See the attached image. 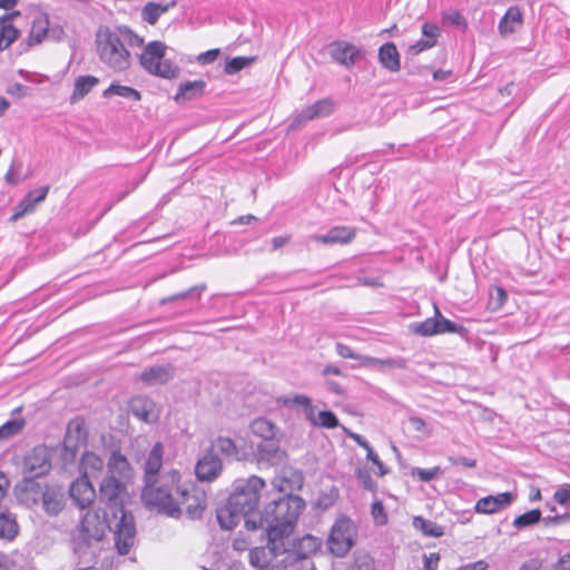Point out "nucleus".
I'll list each match as a JSON object with an SVG mask.
<instances>
[{
	"label": "nucleus",
	"mask_w": 570,
	"mask_h": 570,
	"mask_svg": "<svg viewBox=\"0 0 570 570\" xmlns=\"http://www.w3.org/2000/svg\"><path fill=\"white\" fill-rule=\"evenodd\" d=\"M165 446L156 442L144 462V488L141 500L149 509H155L170 518H180L183 512L190 520L199 519L206 508V494L191 482H184L177 470L161 475Z\"/></svg>",
	"instance_id": "nucleus-1"
},
{
	"label": "nucleus",
	"mask_w": 570,
	"mask_h": 570,
	"mask_svg": "<svg viewBox=\"0 0 570 570\" xmlns=\"http://www.w3.org/2000/svg\"><path fill=\"white\" fill-rule=\"evenodd\" d=\"M305 501L294 494L273 499L264 507L257 518L246 520L248 530L265 529L266 535L278 537L289 541L299 514L304 511Z\"/></svg>",
	"instance_id": "nucleus-2"
},
{
	"label": "nucleus",
	"mask_w": 570,
	"mask_h": 570,
	"mask_svg": "<svg viewBox=\"0 0 570 570\" xmlns=\"http://www.w3.org/2000/svg\"><path fill=\"white\" fill-rule=\"evenodd\" d=\"M144 38L136 35L127 26L114 28L101 26L96 32V48L101 62L114 71H125L131 65L128 48H139Z\"/></svg>",
	"instance_id": "nucleus-3"
},
{
	"label": "nucleus",
	"mask_w": 570,
	"mask_h": 570,
	"mask_svg": "<svg viewBox=\"0 0 570 570\" xmlns=\"http://www.w3.org/2000/svg\"><path fill=\"white\" fill-rule=\"evenodd\" d=\"M265 488V481L257 476L250 475L246 480H238L235 489L229 495V505L244 515L246 521L249 518H257L259 512L256 508L259 502L261 491Z\"/></svg>",
	"instance_id": "nucleus-4"
},
{
	"label": "nucleus",
	"mask_w": 570,
	"mask_h": 570,
	"mask_svg": "<svg viewBox=\"0 0 570 570\" xmlns=\"http://www.w3.org/2000/svg\"><path fill=\"white\" fill-rule=\"evenodd\" d=\"M289 541L267 535L266 546L255 547L248 552V562L255 570H285L284 554L288 552Z\"/></svg>",
	"instance_id": "nucleus-5"
},
{
	"label": "nucleus",
	"mask_w": 570,
	"mask_h": 570,
	"mask_svg": "<svg viewBox=\"0 0 570 570\" xmlns=\"http://www.w3.org/2000/svg\"><path fill=\"white\" fill-rule=\"evenodd\" d=\"M166 48L161 41L149 42L139 56V63L153 76L174 79L179 75V68L171 60L165 59Z\"/></svg>",
	"instance_id": "nucleus-6"
},
{
	"label": "nucleus",
	"mask_w": 570,
	"mask_h": 570,
	"mask_svg": "<svg viewBox=\"0 0 570 570\" xmlns=\"http://www.w3.org/2000/svg\"><path fill=\"white\" fill-rule=\"evenodd\" d=\"M357 528L351 518L342 515L331 528L326 546L331 554L344 558L355 546Z\"/></svg>",
	"instance_id": "nucleus-7"
},
{
	"label": "nucleus",
	"mask_w": 570,
	"mask_h": 570,
	"mask_svg": "<svg viewBox=\"0 0 570 570\" xmlns=\"http://www.w3.org/2000/svg\"><path fill=\"white\" fill-rule=\"evenodd\" d=\"M107 529H111V525L106 520V513L101 517L98 511H87L75 539L76 549L80 551L83 547L98 543L106 535Z\"/></svg>",
	"instance_id": "nucleus-8"
},
{
	"label": "nucleus",
	"mask_w": 570,
	"mask_h": 570,
	"mask_svg": "<svg viewBox=\"0 0 570 570\" xmlns=\"http://www.w3.org/2000/svg\"><path fill=\"white\" fill-rule=\"evenodd\" d=\"M411 327L413 333L424 337L444 333H455L461 337H466L469 333L463 325L445 318L435 304L433 317H429L420 323H413Z\"/></svg>",
	"instance_id": "nucleus-9"
},
{
	"label": "nucleus",
	"mask_w": 570,
	"mask_h": 570,
	"mask_svg": "<svg viewBox=\"0 0 570 570\" xmlns=\"http://www.w3.org/2000/svg\"><path fill=\"white\" fill-rule=\"evenodd\" d=\"M51 470V454L47 446L37 445L29 451L22 461L23 476L38 479L48 474Z\"/></svg>",
	"instance_id": "nucleus-10"
},
{
	"label": "nucleus",
	"mask_w": 570,
	"mask_h": 570,
	"mask_svg": "<svg viewBox=\"0 0 570 570\" xmlns=\"http://www.w3.org/2000/svg\"><path fill=\"white\" fill-rule=\"evenodd\" d=\"M114 534L118 553L121 556L129 553L136 538V527L130 513L121 510L120 518L115 524Z\"/></svg>",
	"instance_id": "nucleus-11"
},
{
	"label": "nucleus",
	"mask_w": 570,
	"mask_h": 570,
	"mask_svg": "<svg viewBox=\"0 0 570 570\" xmlns=\"http://www.w3.org/2000/svg\"><path fill=\"white\" fill-rule=\"evenodd\" d=\"M126 492V482L117 478L107 476L100 484L99 498L105 501L111 509L112 514L117 518V513L124 510L122 495Z\"/></svg>",
	"instance_id": "nucleus-12"
},
{
	"label": "nucleus",
	"mask_w": 570,
	"mask_h": 570,
	"mask_svg": "<svg viewBox=\"0 0 570 570\" xmlns=\"http://www.w3.org/2000/svg\"><path fill=\"white\" fill-rule=\"evenodd\" d=\"M13 491L19 503L32 508L40 503L43 485L33 478L23 476V479L14 485Z\"/></svg>",
	"instance_id": "nucleus-13"
},
{
	"label": "nucleus",
	"mask_w": 570,
	"mask_h": 570,
	"mask_svg": "<svg viewBox=\"0 0 570 570\" xmlns=\"http://www.w3.org/2000/svg\"><path fill=\"white\" fill-rule=\"evenodd\" d=\"M129 412L145 423H155L158 421L160 412L156 403L148 396H132L128 404Z\"/></svg>",
	"instance_id": "nucleus-14"
},
{
	"label": "nucleus",
	"mask_w": 570,
	"mask_h": 570,
	"mask_svg": "<svg viewBox=\"0 0 570 570\" xmlns=\"http://www.w3.org/2000/svg\"><path fill=\"white\" fill-rule=\"evenodd\" d=\"M357 229L352 226H334L325 234H315L308 237L309 240L324 245H347L356 237Z\"/></svg>",
	"instance_id": "nucleus-15"
},
{
	"label": "nucleus",
	"mask_w": 570,
	"mask_h": 570,
	"mask_svg": "<svg viewBox=\"0 0 570 570\" xmlns=\"http://www.w3.org/2000/svg\"><path fill=\"white\" fill-rule=\"evenodd\" d=\"M176 368L170 363L156 364L146 367L138 379L148 386L166 384L175 377Z\"/></svg>",
	"instance_id": "nucleus-16"
},
{
	"label": "nucleus",
	"mask_w": 570,
	"mask_h": 570,
	"mask_svg": "<svg viewBox=\"0 0 570 570\" xmlns=\"http://www.w3.org/2000/svg\"><path fill=\"white\" fill-rule=\"evenodd\" d=\"M223 471V462L216 453L207 451L197 462L195 473L199 481L212 482Z\"/></svg>",
	"instance_id": "nucleus-17"
},
{
	"label": "nucleus",
	"mask_w": 570,
	"mask_h": 570,
	"mask_svg": "<svg viewBox=\"0 0 570 570\" xmlns=\"http://www.w3.org/2000/svg\"><path fill=\"white\" fill-rule=\"evenodd\" d=\"M514 498L515 495L511 492L487 495L476 501L474 511L480 514H493L510 507Z\"/></svg>",
	"instance_id": "nucleus-18"
},
{
	"label": "nucleus",
	"mask_w": 570,
	"mask_h": 570,
	"mask_svg": "<svg viewBox=\"0 0 570 570\" xmlns=\"http://www.w3.org/2000/svg\"><path fill=\"white\" fill-rule=\"evenodd\" d=\"M69 492L72 501L80 509L88 508L96 498V491L87 476L73 481Z\"/></svg>",
	"instance_id": "nucleus-19"
},
{
	"label": "nucleus",
	"mask_w": 570,
	"mask_h": 570,
	"mask_svg": "<svg viewBox=\"0 0 570 570\" xmlns=\"http://www.w3.org/2000/svg\"><path fill=\"white\" fill-rule=\"evenodd\" d=\"M40 503L48 515L53 517L59 514L65 507V494L61 488L45 484Z\"/></svg>",
	"instance_id": "nucleus-20"
},
{
	"label": "nucleus",
	"mask_w": 570,
	"mask_h": 570,
	"mask_svg": "<svg viewBox=\"0 0 570 570\" xmlns=\"http://www.w3.org/2000/svg\"><path fill=\"white\" fill-rule=\"evenodd\" d=\"M333 110L334 105L331 99H321L304 108L293 120V126H299L305 121L330 116Z\"/></svg>",
	"instance_id": "nucleus-21"
},
{
	"label": "nucleus",
	"mask_w": 570,
	"mask_h": 570,
	"mask_svg": "<svg viewBox=\"0 0 570 570\" xmlns=\"http://www.w3.org/2000/svg\"><path fill=\"white\" fill-rule=\"evenodd\" d=\"M330 53L335 62L350 68L355 65L360 50L345 41H335L330 46Z\"/></svg>",
	"instance_id": "nucleus-22"
},
{
	"label": "nucleus",
	"mask_w": 570,
	"mask_h": 570,
	"mask_svg": "<svg viewBox=\"0 0 570 570\" xmlns=\"http://www.w3.org/2000/svg\"><path fill=\"white\" fill-rule=\"evenodd\" d=\"M110 478H117L122 482H128L132 478V468L127 458L118 451H114L107 462Z\"/></svg>",
	"instance_id": "nucleus-23"
},
{
	"label": "nucleus",
	"mask_w": 570,
	"mask_h": 570,
	"mask_svg": "<svg viewBox=\"0 0 570 570\" xmlns=\"http://www.w3.org/2000/svg\"><path fill=\"white\" fill-rule=\"evenodd\" d=\"M19 531L17 515L9 509L0 511V540L12 542L18 537Z\"/></svg>",
	"instance_id": "nucleus-24"
},
{
	"label": "nucleus",
	"mask_w": 570,
	"mask_h": 570,
	"mask_svg": "<svg viewBox=\"0 0 570 570\" xmlns=\"http://www.w3.org/2000/svg\"><path fill=\"white\" fill-rule=\"evenodd\" d=\"M18 16L20 12L14 11L0 18V51L8 49L18 38L19 31L11 23L12 18Z\"/></svg>",
	"instance_id": "nucleus-25"
},
{
	"label": "nucleus",
	"mask_w": 570,
	"mask_h": 570,
	"mask_svg": "<svg viewBox=\"0 0 570 570\" xmlns=\"http://www.w3.org/2000/svg\"><path fill=\"white\" fill-rule=\"evenodd\" d=\"M379 61L391 72H397L401 69L400 53L395 43L385 42L380 47Z\"/></svg>",
	"instance_id": "nucleus-26"
},
{
	"label": "nucleus",
	"mask_w": 570,
	"mask_h": 570,
	"mask_svg": "<svg viewBox=\"0 0 570 570\" xmlns=\"http://www.w3.org/2000/svg\"><path fill=\"white\" fill-rule=\"evenodd\" d=\"M523 22V16L519 7H510L501 18L498 29L501 36H508L517 31Z\"/></svg>",
	"instance_id": "nucleus-27"
},
{
	"label": "nucleus",
	"mask_w": 570,
	"mask_h": 570,
	"mask_svg": "<svg viewBox=\"0 0 570 570\" xmlns=\"http://www.w3.org/2000/svg\"><path fill=\"white\" fill-rule=\"evenodd\" d=\"M87 439L82 421L76 419L69 422L65 438V448L76 450L80 444H83Z\"/></svg>",
	"instance_id": "nucleus-28"
},
{
	"label": "nucleus",
	"mask_w": 570,
	"mask_h": 570,
	"mask_svg": "<svg viewBox=\"0 0 570 570\" xmlns=\"http://www.w3.org/2000/svg\"><path fill=\"white\" fill-rule=\"evenodd\" d=\"M362 366L373 367L375 370L383 368H399L405 370L407 367V361L402 356L377 358L372 356L362 357Z\"/></svg>",
	"instance_id": "nucleus-29"
},
{
	"label": "nucleus",
	"mask_w": 570,
	"mask_h": 570,
	"mask_svg": "<svg viewBox=\"0 0 570 570\" xmlns=\"http://www.w3.org/2000/svg\"><path fill=\"white\" fill-rule=\"evenodd\" d=\"M176 6V1L173 0L168 3L148 2L141 9V18L147 23L154 26L158 22L159 18L165 14L170 8Z\"/></svg>",
	"instance_id": "nucleus-30"
},
{
	"label": "nucleus",
	"mask_w": 570,
	"mask_h": 570,
	"mask_svg": "<svg viewBox=\"0 0 570 570\" xmlns=\"http://www.w3.org/2000/svg\"><path fill=\"white\" fill-rule=\"evenodd\" d=\"M217 521L222 529L232 530L234 529L244 515L240 512H237L236 509L230 508L229 501L226 504L217 510Z\"/></svg>",
	"instance_id": "nucleus-31"
},
{
	"label": "nucleus",
	"mask_w": 570,
	"mask_h": 570,
	"mask_svg": "<svg viewBox=\"0 0 570 570\" xmlns=\"http://www.w3.org/2000/svg\"><path fill=\"white\" fill-rule=\"evenodd\" d=\"M294 553L299 559H307L321 547V540L312 534H306L294 543Z\"/></svg>",
	"instance_id": "nucleus-32"
},
{
	"label": "nucleus",
	"mask_w": 570,
	"mask_h": 570,
	"mask_svg": "<svg viewBox=\"0 0 570 570\" xmlns=\"http://www.w3.org/2000/svg\"><path fill=\"white\" fill-rule=\"evenodd\" d=\"M209 451H216L228 460H239V449L235 442L227 436H218L213 443Z\"/></svg>",
	"instance_id": "nucleus-33"
},
{
	"label": "nucleus",
	"mask_w": 570,
	"mask_h": 570,
	"mask_svg": "<svg viewBox=\"0 0 570 570\" xmlns=\"http://www.w3.org/2000/svg\"><path fill=\"white\" fill-rule=\"evenodd\" d=\"M206 83L203 80L186 81L180 83L175 99L177 101L195 99L203 95Z\"/></svg>",
	"instance_id": "nucleus-34"
},
{
	"label": "nucleus",
	"mask_w": 570,
	"mask_h": 570,
	"mask_svg": "<svg viewBox=\"0 0 570 570\" xmlns=\"http://www.w3.org/2000/svg\"><path fill=\"white\" fill-rule=\"evenodd\" d=\"M99 79L95 76H79L75 80L73 91L71 95V101H77L82 99L86 95H88L95 86H97Z\"/></svg>",
	"instance_id": "nucleus-35"
},
{
	"label": "nucleus",
	"mask_w": 570,
	"mask_h": 570,
	"mask_svg": "<svg viewBox=\"0 0 570 570\" xmlns=\"http://www.w3.org/2000/svg\"><path fill=\"white\" fill-rule=\"evenodd\" d=\"M257 454L261 461H266L271 464L279 461L282 452L279 446L272 440L263 441L257 445Z\"/></svg>",
	"instance_id": "nucleus-36"
},
{
	"label": "nucleus",
	"mask_w": 570,
	"mask_h": 570,
	"mask_svg": "<svg viewBox=\"0 0 570 570\" xmlns=\"http://www.w3.org/2000/svg\"><path fill=\"white\" fill-rule=\"evenodd\" d=\"M350 438L353 439L360 446L366 450V459L375 464L379 469V475L383 476L387 473V469L380 460L379 455L373 451L368 441L357 433H351Z\"/></svg>",
	"instance_id": "nucleus-37"
},
{
	"label": "nucleus",
	"mask_w": 570,
	"mask_h": 570,
	"mask_svg": "<svg viewBox=\"0 0 570 570\" xmlns=\"http://www.w3.org/2000/svg\"><path fill=\"white\" fill-rule=\"evenodd\" d=\"M49 21L45 17H39L33 20L29 37L28 45L36 46L42 42L48 32Z\"/></svg>",
	"instance_id": "nucleus-38"
},
{
	"label": "nucleus",
	"mask_w": 570,
	"mask_h": 570,
	"mask_svg": "<svg viewBox=\"0 0 570 570\" xmlns=\"http://www.w3.org/2000/svg\"><path fill=\"white\" fill-rule=\"evenodd\" d=\"M23 168V163L20 159L14 158L11 161V165L9 169L7 170L4 175V180L10 186H17L21 184L22 181L27 180L31 177V173H27L24 175L21 174V170Z\"/></svg>",
	"instance_id": "nucleus-39"
},
{
	"label": "nucleus",
	"mask_w": 570,
	"mask_h": 570,
	"mask_svg": "<svg viewBox=\"0 0 570 570\" xmlns=\"http://www.w3.org/2000/svg\"><path fill=\"white\" fill-rule=\"evenodd\" d=\"M252 432L264 441L275 436V425L265 417L255 419L250 424Z\"/></svg>",
	"instance_id": "nucleus-40"
},
{
	"label": "nucleus",
	"mask_w": 570,
	"mask_h": 570,
	"mask_svg": "<svg viewBox=\"0 0 570 570\" xmlns=\"http://www.w3.org/2000/svg\"><path fill=\"white\" fill-rule=\"evenodd\" d=\"M314 426L334 429L338 426V419L332 411H321L316 414L315 409L313 410L312 419H306Z\"/></svg>",
	"instance_id": "nucleus-41"
},
{
	"label": "nucleus",
	"mask_w": 570,
	"mask_h": 570,
	"mask_svg": "<svg viewBox=\"0 0 570 570\" xmlns=\"http://www.w3.org/2000/svg\"><path fill=\"white\" fill-rule=\"evenodd\" d=\"M414 528L422 531L423 534L432 538H440L443 535V528L431 520H426L422 517H415L413 519Z\"/></svg>",
	"instance_id": "nucleus-42"
},
{
	"label": "nucleus",
	"mask_w": 570,
	"mask_h": 570,
	"mask_svg": "<svg viewBox=\"0 0 570 570\" xmlns=\"http://www.w3.org/2000/svg\"><path fill=\"white\" fill-rule=\"evenodd\" d=\"M112 95H117L124 98L132 99L135 101H139L141 99V95L138 90L132 87L124 86L119 83H111L105 91L104 97H110Z\"/></svg>",
	"instance_id": "nucleus-43"
},
{
	"label": "nucleus",
	"mask_w": 570,
	"mask_h": 570,
	"mask_svg": "<svg viewBox=\"0 0 570 570\" xmlns=\"http://www.w3.org/2000/svg\"><path fill=\"white\" fill-rule=\"evenodd\" d=\"M206 284L205 283H202V284H198V285H195L184 292H180V293H177V294H174V295H170L168 297H165L160 301L161 304H168V303H171V302H176V301H179V299H185V298H196V299H199L202 294L206 291Z\"/></svg>",
	"instance_id": "nucleus-44"
},
{
	"label": "nucleus",
	"mask_w": 570,
	"mask_h": 570,
	"mask_svg": "<svg viewBox=\"0 0 570 570\" xmlns=\"http://www.w3.org/2000/svg\"><path fill=\"white\" fill-rule=\"evenodd\" d=\"M541 511L539 509H533L523 514L518 515L513 520V527H515L519 530L532 527L537 524L541 520Z\"/></svg>",
	"instance_id": "nucleus-45"
},
{
	"label": "nucleus",
	"mask_w": 570,
	"mask_h": 570,
	"mask_svg": "<svg viewBox=\"0 0 570 570\" xmlns=\"http://www.w3.org/2000/svg\"><path fill=\"white\" fill-rule=\"evenodd\" d=\"M49 186H42L38 189L30 190L21 200L20 205L24 206V210L33 208L37 204L43 202L48 195Z\"/></svg>",
	"instance_id": "nucleus-46"
},
{
	"label": "nucleus",
	"mask_w": 570,
	"mask_h": 570,
	"mask_svg": "<svg viewBox=\"0 0 570 570\" xmlns=\"http://www.w3.org/2000/svg\"><path fill=\"white\" fill-rule=\"evenodd\" d=\"M255 60V57H234L226 62L224 71L227 75H235L244 68L250 66Z\"/></svg>",
	"instance_id": "nucleus-47"
},
{
	"label": "nucleus",
	"mask_w": 570,
	"mask_h": 570,
	"mask_svg": "<svg viewBox=\"0 0 570 570\" xmlns=\"http://www.w3.org/2000/svg\"><path fill=\"white\" fill-rule=\"evenodd\" d=\"M285 405H298L304 410V414L306 419H312L314 405L308 396L303 394H296L292 397H287L284 400Z\"/></svg>",
	"instance_id": "nucleus-48"
},
{
	"label": "nucleus",
	"mask_w": 570,
	"mask_h": 570,
	"mask_svg": "<svg viewBox=\"0 0 570 570\" xmlns=\"http://www.w3.org/2000/svg\"><path fill=\"white\" fill-rule=\"evenodd\" d=\"M23 420L13 419L7 421L4 424L0 426V440H8L17 435L23 429Z\"/></svg>",
	"instance_id": "nucleus-49"
},
{
	"label": "nucleus",
	"mask_w": 570,
	"mask_h": 570,
	"mask_svg": "<svg viewBox=\"0 0 570 570\" xmlns=\"http://www.w3.org/2000/svg\"><path fill=\"white\" fill-rule=\"evenodd\" d=\"M443 474V470L440 466H433L431 469L413 468L411 475L417 478L422 482H430Z\"/></svg>",
	"instance_id": "nucleus-50"
},
{
	"label": "nucleus",
	"mask_w": 570,
	"mask_h": 570,
	"mask_svg": "<svg viewBox=\"0 0 570 570\" xmlns=\"http://www.w3.org/2000/svg\"><path fill=\"white\" fill-rule=\"evenodd\" d=\"M347 570H375L374 559L366 553L356 554Z\"/></svg>",
	"instance_id": "nucleus-51"
},
{
	"label": "nucleus",
	"mask_w": 570,
	"mask_h": 570,
	"mask_svg": "<svg viewBox=\"0 0 570 570\" xmlns=\"http://www.w3.org/2000/svg\"><path fill=\"white\" fill-rule=\"evenodd\" d=\"M355 475L362 487L371 492H375L377 489L376 482L373 480L371 473L366 469H357Z\"/></svg>",
	"instance_id": "nucleus-52"
},
{
	"label": "nucleus",
	"mask_w": 570,
	"mask_h": 570,
	"mask_svg": "<svg viewBox=\"0 0 570 570\" xmlns=\"http://www.w3.org/2000/svg\"><path fill=\"white\" fill-rule=\"evenodd\" d=\"M371 514L379 525H384L387 523V514L385 512L384 505L380 500H375L371 505Z\"/></svg>",
	"instance_id": "nucleus-53"
},
{
	"label": "nucleus",
	"mask_w": 570,
	"mask_h": 570,
	"mask_svg": "<svg viewBox=\"0 0 570 570\" xmlns=\"http://www.w3.org/2000/svg\"><path fill=\"white\" fill-rule=\"evenodd\" d=\"M82 464L85 469H91L95 471H99L104 466V461L100 456L95 453L87 452L82 458Z\"/></svg>",
	"instance_id": "nucleus-54"
},
{
	"label": "nucleus",
	"mask_w": 570,
	"mask_h": 570,
	"mask_svg": "<svg viewBox=\"0 0 570 570\" xmlns=\"http://www.w3.org/2000/svg\"><path fill=\"white\" fill-rule=\"evenodd\" d=\"M272 485H273L274 490H276L279 493H283L284 495L292 494L291 491H293V489H294L292 481L285 476L274 478L272 481Z\"/></svg>",
	"instance_id": "nucleus-55"
},
{
	"label": "nucleus",
	"mask_w": 570,
	"mask_h": 570,
	"mask_svg": "<svg viewBox=\"0 0 570 570\" xmlns=\"http://www.w3.org/2000/svg\"><path fill=\"white\" fill-rule=\"evenodd\" d=\"M335 348L336 353L343 358H353L362 363V357H365V355L355 353L350 346L340 342L336 343Z\"/></svg>",
	"instance_id": "nucleus-56"
},
{
	"label": "nucleus",
	"mask_w": 570,
	"mask_h": 570,
	"mask_svg": "<svg viewBox=\"0 0 570 570\" xmlns=\"http://www.w3.org/2000/svg\"><path fill=\"white\" fill-rule=\"evenodd\" d=\"M557 503L566 505L570 503V483L561 485L553 494Z\"/></svg>",
	"instance_id": "nucleus-57"
},
{
	"label": "nucleus",
	"mask_w": 570,
	"mask_h": 570,
	"mask_svg": "<svg viewBox=\"0 0 570 570\" xmlns=\"http://www.w3.org/2000/svg\"><path fill=\"white\" fill-rule=\"evenodd\" d=\"M10 488V481L7 475L0 471V511H3L6 508L3 507V501L8 495V490Z\"/></svg>",
	"instance_id": "nucleus-58"
},
{
	"label": "nucleus",
	"mask_w": 570,
	"mask_h": 570,
	"mask_svg": "<svg viewBox=\"0 0 570 570\" xmlns=\"http://www.w3.org/2000/svg\"><path fill=\"white\" fill-rule=\"evenodd\" d=\"M435 45V40H419L414 45L410 46L409 51L412 55H419L422 51L432 48Z\"/></svg>",
	"instance_id": "nucleus-59"
},
{
	"label": "nucleus",
	"mask_w": 570,
	"mask_h": 570,
	"mask_svg": "<svg viewBox=\"0 0 570 570\" xmlns=\"http://www.w3.org/2000/svg\"><path fill=\"white\" fill-rule=\"evenodd\" d=\"M448 461L453 465H463L465 468H474L476 460L466 456H449Z\"/></svg>",
	"instance_id": "nucleus-60"
},
{
	"label": "nucleus",
	"mask_w": 570,
	"mask_h": 570,
	"mask_svg": "<svg viewBox=\"0 0 570 570\" xmlns=\"http://www.w3.org/2000/svg\"><path fill=\"white\" fill-rule=\"evenodd\" d=\"M422 33L424 37L428 38L426 40H435L436 41V38L440 35V29L438 26L426 22L422 26Z\"/></svg>",
	"instance_id": "nucleus-61"
},
{
	"label": "nucleus",
	"mask_w": 570,
	"mask_h": 570,
	"mask_svg": "<svg viewBox=\"0 0 570 570\" xmlns=\"http://www.w3.org/2000/svg\"><path fill=\"white\" fill-rule=\"evenodd\" d=\"M16 568V560L12 554H7L0 551V570H13Z\"/></svg>",
	"instance_id": "nucleus-62"
},
{
	"label": "nucleus",
	"mask_w": 570,
	"mask_h": 570,
	"mask_svg": "<svg viewBox=\"0 0 570 570\" xmlns=\"http://www.w3.org/2000/svg\"><path fill=\"white\" fill-rule=\"evenodd\" d=\"M219 55V49H210L200 53L197 58L199 63L207 65L214 62Z\"/></svg>",
	"instance_id": "nucleus-63"
},
{
	"label": "nucleus",
	"mask_w": 570,
	"mask_h": 570,
	"mask_svg": "<svg viewBox=\"0 0 570 570\" xmlns=\"http://www.w3.org/2000/svg\"><path fill=\"white\" fill-rule=\"evenodd\" d=\"M553 570H570V553L562 554L553 566Z\"/></svg>",
	"instance_id": "nucleus-64"
}]
</instances>
